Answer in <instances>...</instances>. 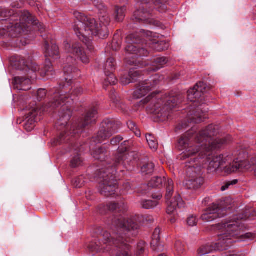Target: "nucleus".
Masks as SVG:
<instances>
[{
	"instance_id": "obj_1",
	"label": "nucleus",
	"mask_w": 256,
	"mask_h": 256,
	"mask_svg": "<svg viewBox=\"0 0 256 256\" xmlns=\"http://www.w3.org/2000/svg\"><path fill=\"white\" fill-rule=\"evenodd\" d=\"M142 216L134 215L128 218L122 216H113L108 222L110 228L114 231L112 236L106 231L98 228L96 232L98 234L99 240L91 242L88 246L90 250L93 252H100L110 250L112 245L120 249L115 256H133L130 253L131 242L130 236L135 234L132 232L137 230L140 224L144 222Z\"/></svg>"
},
{
	"instance_id": "obj_2",
	"label": "nucleus",
	"mask_w": 256,
	"mask_h": 256,
	"mask_svg": "<svg viewBox=\"0 0 256 256\" xmlns=\"http://www.w3.org/2000/svg\"><path fill=\"white\" fill-rule=\"evenodd\" d=\"M218 133V126L212 124L197 134L193 130L187 132L178 141L181 150H184L180 158L185 160L197 154L202 158L206 156V151L220 148L231 140L230 136L214 139Z\"/></svg>"
},
{
	"instance_id": "obj_3",
	"label": "nucleus",
	"mask_w": 256,
	"mask_h": 256,
	"mask_svg": "<svg viewBox=\"0 0 256 256\" xmlns=\"http://www.w3.org/2000/svg\"><path fill=\"white\" fill-rule=\"evenodd\" d=\"M93 5L99 10L98 22L79 12H75L76 18L74 30L79 39L87 46L90 50L94 48L91 44L90 38L92 36H97L104 38L108 34V26L110 19L106 8L102 0H91Z\"/></svg>"
},
{
	"instance_id": "obj_4",
	"label": "nucleus",
	"mask_w": 256,
	"mask_h": 256,
	"mask_svg": "<svg viewBox=\"0 0 256 256\" xmlns=\"http://www.w3.org/2000/svg\"><path fill=\"white\" fill-rule=\"evenodd\" d=\"M246 228L241 220H232L224 224H218L214 226V230L220 233L218 242L214 244H207L198 250L199 256L208 254L213 250H226L232 244V238H239L242 240L253 239L254 234L251 232L243 234Z\"/></svg>"
},
{
	"instance_id": "obj_5",
	"label": "nucleus",
	"mask_w": 256,
	"mask_h": 256,
	"mask_svg": "<svg viewBox=\"0 0 256 256\" xmlns=\"http://www.w3.org/2000/svg\"><path fill=\"white\" fill-rule=\"evenodd\" d=\"M209 168L223 176L246 171L253 172L256 177V156L248 160H238L232 154L214 156L210 162Z\"/></svg>"
},
{
	"instance_id": "obj_6",
	"label": "nucleus",
	"mask_w": 256,
	"mask_h": 256,
	"mask_svg": "<svg viewBox=\"0 0 256 256\" xmlns=\"http://www.w3.org/2000/svg\"><path fill=\"white\" fill-rule=\"evenodd\" d=\"M11 20L12 22L7 26V32L12 37H17L20 34L28 32V24L32 25L34 28L40 33L45 30L44 26L28 11L17 12L12 16Z\"/></svg>"
},
{
	"instance_id": "obj_7",
	"label": "nucleus",
	"mask_w": 256,
	"mask_h": 256,
	"mask_svg": "<svg viewBox=\"0 0 256 256\" xmlns=\"http://www.w3.org/2000/svg\"><path fill=\"white\" fill-rule=\"evenodd\" d=\"M150 100H152V102L148 108V110L150 112L156 114H160L161 116H166L168 112L181 102V100L177 96L169 98L164 104L162 100L152 98L151 96H149L145 99L142 100L140 102L144 104L148 103Z\"/></svg>"
},
{
	"instance_id": "obj_8",
	"label": "nucleus",
	"mask_w": 256,
	"mask_h": 256,
	"mask_svg": "<svg viewBox=\"0 0 256 256\" xmlns=\"http://www.w3.org/2000/svg\"><path fill=\"white\" fill-rule=\"evenodd\" d=\"M114 168L110 166L96 172V177L100 180V192L106 196L114 194L117 188L116 182L114 177Z\"/></svg>"
},
{
	"instance_id": "obj_9",
	"label": "nucleus",
	"mask_w": 256,
	"mask_h": 256,
	"mask_svg": "<svg viewBox=\"0 0 256 256\" xmlns=\"http://www.w3.org/2000/svg\"><path fill=\"white\" fill-rule=\"evenodd\" d=\"M197 158H190L186 162V183L189 189H197L204 184V178L202 176L201 167L196 162Z\"/></svg>"
},
{
	"instance_id": "obj_10",
	"label": "nucleus",
	"mask_w": 256,
	"mask_h": 256,
	"mask_svg": "<svg viewBox=\"0 0 256 256\" xmlns=\"http://www.w3.org/2000/svg\"><path fill=\"white\" fill-rule=\"evenodd\" d=\"M232 200L227 198L223 202H216L210 205L201 216V219L206 222H212L218 218L224 216L226 214V210L230 209Z\"/></svg>"
},
{
	"instance_id": "obj_11",
	"label": "nucleus",
	"mask_w": 256,
	"mask_h": 256,
	"mask_svg": "<svg viewBox=\"0 0 256 256\" xmlns=\"http://www.w3.org/2000/svg\"><path fill=\"white\" fill-rule=\"evenodd\" d=\"M82 92V88L78 85L72 87L68 94H67V90H61L58 93L54 94L52 101L48 104L47 107L54 109L58 108L60 106H64L66 105L65 101L68 100L66 102H69L70 99L73 100L75 98L81 94Z\"/></svg>"
},
{
	"instance_id": "obj_12",
	"label": "nucleus",
	"mask_w": 256,
	"mask_h": 256,
	"mask_svg": "<svg viewBox=\"0 0 256 256\" xmlns=\"http://www.w3.org/2000/svg\"><path fill=\"white\" fill-rule=\"evenodd\" d=\"M166 199L167 204L166 212L168 214H174L178 208L184 207V204L180 195L176 194L174 197V182L172 179L168 178L166 182Z\"/></svg>"
},
{
	"instance_id": "obj_13",
	"label": "nucleus",
	"mask_w": 256,
	"mask_h": 256,
	"mask_svg": "<svg viewBox=\"0 0 256 256\" xmlns=\"http://www.w3.org/2000/svg\"><path fill=\"white\" fill-rule=\"evenodd\" d=\"M141 41L137 34H132L126 38L128 44L126 47L125 50L127 54H134L135 56H147L148 51L144 48H140L138 44Z\"/></svg>"
},
{
	"instance_id": "obj_14",
	"label": "nucleus",
	"mask_w": 256,
	"mask_h": 256,
	"mask_svg": "<svg viewBox=\"0 0 256 256\" xmlns=\"http://www.w3.org/2000/svg\"><path fill=\"white\" fill-rule=\"evenodd\" d=\"M118 124L112 120L107 119L102 122V126L98 132L96 141L101 143L102 141L110 138L113 134L116 132L118 129Z\"/></svg>"
},
{
	"instance_id": "obj_15",
	"label": "nucleus",
	"mask_w": 256,
	"mask_h": 256,
	"mask_svg": "<svg viewBox=\"0 0 256 256\" xmlns=\"http://www.w3.org/2000/svg\"><path fill=\"white\" fill-rule=\"evenodd\" d=\"M154 15H156L155 10L150 8L148 10L147 6H146V7H142L136 11L133 16L138 22L158 26V21L152 18Z\"/></svg>"
},
{
	"instance_id": "obj_16",
	"label": "nucleus",
	"mask_w": 256,
	"mask_h": 256,
	"mask_svg": "<svg viewBox=\"0 0 256 256\" xmlns=\"http://www.w3.org/2000/svg\"><path fill=\"white\" fill-rule=\"evenodd\" d=\"M161 77L156 74L150 80H146L140 82L136 87V90L134 92V97L135 98H140L144 96L153 88L158 84Z\"/></svg>"
},
{
	"instance_id": "obj_17",
	"label": "nucleus",
	"mask_w": 256,
	"mask_h": 256,
	"mask_svg": "<svg viewBox=\"0 0 256 256\" xmlns=\"http://www.w3.org/2000/svg\"><path fill=\"white\" fill-rule=\"evenodd\" d=\"M64 45L68 52L72 53L79 58L83 63L89 62V58L80 44L76 43L71 46V44L68 41H64Z\"/></svg>"
},
{
	"instance_id": "obj_18",
	"label": "nucleus",
	"mask_w": 256,
	"mask_h": 256,
	"mask_svg": "<svg viewBox=\"0 0 256 256\" xmlns=\"http://www.w3.org/2000/svg\"><path fill=\"white\" fill-rule=\"evenodd\" d=\"M206 91V84L203 82L197 83L192 88L188 91V99L193 102L198 101L202 97V94Z\"/></svg>"
},
{
	"instance_id": "obj_19",
	"label": "nucleus",
	"mask_w": 256,
	"mask_h": 256,
	"mask_svg": "<svg viewBox=\"0 0 256 256\" xmlns=\"http://www.w3.org/2000/svg\"><path fill=\"white\" fill-rule=\"evenodd\" d=\"M38 114V112L37 108H32L28 113L27 117L26 118L24 124V128L28 132L31 131L34 127Z\"/></svg>"
},
{
	"instance_id": "obj_20",
	"label": "nucleus",
	"mask_w": 256,
	"mask_h": 256,
	"mask_svg": "<svg viewBox=\"0 0 256 256\" xmlns=\"http://www.w3.org/2000/svg\"><path fill=\"white\" fill-rule=\"evenodd\" d=\"M13 84L14 88L18 90H28L30 89V80L24 77L14 78Z\"/></svg>"
},
{
	"instance_id": "obj_21",
	"label": "nucleus",
	"mask_w": 256,
	"mask_h": 256,
	"mask_svg": "<svg viewBox=\"0 0 256 256\" xmlns=\"http://www.w3.org/2000/svg\"><path fill=\"white\" fill-rule=\"evenodd\" d=\"M78 71L76 68H74L71 65L66 66L64 69V74L65 75L66 83L64 84H60V88L64 89L67 86L70 85V82H72V78H73L74 74Z\"/></svg>"
},
{
	"instance_id": "obj_22",
	"label": "nucleus",
	"mask_w": 256,
	"mask_h": 256,
	"mask_svg": "<svg viewBox=\"0 0 256 256\" xmlns=\"http://www.w3.org/2000/svg\"><path fill=\"white\" fill-rule=\"evenodd\" d=\"M129 141H124L118 148L119 153L116 157V164H120L121 162L124 160L127 157V154L125 152H126L129 148Z\"/></svg>"
},
{
	"instance_id": "obj_23",
	"label": "nucleus",
	"mask_w": 256,
	"mask_h": 256,
	"mask_svg": "<svg viewBox=\"0 0 256 256\" xmlns=\"http://www.w3.org/2000/svg\"><path fill=\"white\" fill-rule=\"evenodd\" d=\"M160 230L156 228L153 233L151 247L154 251L160 252L163 250V246L160 244Z\"/></svg>"
},
{
	"instance_id": "obj_24",
	"label": "nucleus",
	"mask_w": 256,
	"mask_h": 256,
	"mask_svg": "<svg viewBox=\"0 0 256 256\" xmlns=\"http://www.w3.org/2000/svg\"><path fill=\"white\" fill-rule=\"evenodd\" d=\"M96 114L97 110L96 108L90 110L86 113L81 126L84 128L94 123L96 120Z\"/></svg>"
},
{
	"instance_id": "obj_25",
	"label": "nucleus",
	"mask_w": 256,
	"mask_h": 256,
	"mask_svg": "<svg viewBox=\"0 0 256 256\" xmlns=\"http://www.w3.org/2000/svg\"><path fill=\"white\" fill-rule=\"evenodd\" d=\"M107 208L111 211L124 212L128 210L127 205L122 200L110 202L107 204Z\"/></svg>"
},
{
	"instance_id": "obj_26",
	"label": "nucleus",
	"mask_w": 256,
	"mask_h": 256,
	"mask_svg": "<svg viewBox=\"0 0 256 256\" xmlns=\"http://www.w3.org/2000/svg\"><path fill=\"white\" fill-rule=\"evenodd\" d=\"M45 55L46 57L58 56L59 51L58 48L56 44L50 42L49 44L46 42L44 44Z\"/></svg>"
},
{
	"instance_id": "obj_27",
	"label": "nucleus",
	"mask_w": 256,
	"mask_h": 256,
	"mask_svg": "<svg viewBox=\"0 0 256 256\" xmlns=\"http://www.w3.org/2000/svg\"><path fill=\"white\" fill-rule=\"evenodd\" d=\"M138 2L147 4L152 2L156 6V8L160 12H165L168 8L166 0H137Z\"/></svg>"
},
{
	"instance_id": "obj_28",
	"label": "nucleus",
	"mask_w": 256,
	"mask_h": 256,
	"mask_svg": "<svg viewBox=\"0 0 256 256\" xmlns=\"http://www.w3.org/2000/svg\"><path fill=\"white\" fill-rule=\"evenodd\" d=\"M149 46L157 52H161L166 50L169 47V44L166 40L156 41L154 40L149 44Z\"/></svg>"
},
{
	"instance_id": "obj_29",
	"label": "nucleus",
	"mask_w": 256,
	"mask_h": 256,
	"mask_svg": "<svg viewBox=\"0 0 256 256\" xmlns=\"http://www.w3.org/2000/svg\"><path fill=\"white\" fill-rule=\"evenodd\" d=\"M168 62L167 59L164 57L156 58H154L152 66L148 68L151 71L158 70L162 68Z\"/></svg>"
},
{
	"instance_id": "obj_30",
	"label": "nucleus",
	"mask_w": 256,
	"mask_h": 256,
	"mask_svg": "<svg viewBox=\"0 0 256 256\" xmlns=\"http://www.w3.org/2000/svg\"><path fill=\"white\" fill-rule=\"evenodd\" d=\"M206 110L202 111V108H198L196 112L194 114V116L192 118H190V119L191 120V122L194 123H199L202 121V118L204 119L206 118L207 116H206Z\"/></svg>"
},
{
	"instance_id": "obj_31",
	"label": "nucleus",
	"mask_w": 256,
	"mask_h": 256,
	"mask_svg": "<svg viewBox=\"0 0 256 256\" xmlns=\"http://www.w3.org/2000/svg\"><path fill=\"white\" fill-rule=\"evenodd\" d=\"M40 74L43 76H50L53 75L54 72L52 66L51 62L49 60L46 59L44 66L43 68L41 70Z\"/></svg>"
},
{
	"instance_id": "obj_32",
	"label": "nucleus",
	"mask_w": 256,
	"mask_h": 256,
	"mask_svg": "<svg viewBox=\"0 0 256 256\" xmlns=\"http://www.w3.org/2000/svg\"><path fill=\"white\" fill-rule=\"evenodd\" d=\"M39 70V66L35 63L32 62L28 64H26V71L28 72V76L30 77V79H34L36 78V74L34 73Z\"/></svg>"
},
{
	"instance_id": "obj_33",
	"label": "nucleus",
	"mask_w": 256,
	"mask_h": 256,
	"mask_svg": "<svg viewBox=\"0 0 256 256\" xmlns=\"http://www.w3.org/2000/svg\"><path fill=\"white\" fill-rule=\"evenodd\" d=\"M146 252V245L144 241L139 242L133 256H143Z\"/></svg>"
},
{
	"instance_id": "obj_34",
	"label": "nucleus",
	"mask_w": 256,
	"mask_h": 256,
	"mask_svg": "<svg viewBox=\"0 0 256 256\" xmlns=\"http://www.w3.org/2000/svg\"><path fill=\"white\" fill-rule=\"evenodd\" d=\"M116 62L115 60L112 58L108 59L104 64V73L107 74L108 73L113 72L115 70Z\"/></svg>"
},
{
	"instance_id": "obj_35",
	"label": "nucleus",
	"mask_w": 256,
	"mask_h": 256,
	"mask_svg": "<svg viewBox=\"0 0 256 256\" xmlns=\"http://www.w3.org/2000/svg\"><path fill=\"white\" fill-rule=\"evenodd\" d=\"M154 168V164L151 161H148L143 164L141 168V171L144 174H149L153 172Z\"/></svg>"
},
{
	"instance_id": "obj_36",
	"label": "nucleus",
	"mask_w": 256,
	"mask_h": 256,
	"mask_svg": "<svg viewBox=\"0 0 256 256\" xmlns=\"http://www.w3.org/2000/svg\"><path fill=\"white\" fill-rule=\"evenodd\" d=\"M12 64L16 69L26 71V64L25 60L21 56H18Z\"/></svg>"
},
{
	"instance_id": "obj_37",
	"label": "nucleus",
	"mask_w": 256,
	"mask_h": 256,
	"mask_svg": "<svg viewBox=\"0 0 256 256\" xmlns=\"http://www.w3.org/2000/svg\"><path fill=\"white\" fill-rule=\"evenodd\" d=\"M146 137L150 148L156 151L158 148V142L156 138L151 134H146Z\"/></svg>"
},
{
	"instance_id": "obj_38",
	"label": "nucleus",
	"mask_w": 256,
	"mask_h": 256,
	"mask_svg": "<svg viewBox=\"0 0 256 256\" xmlns=\"http://www.w3.org/2000/svg\"><path fill=\"white\" fill-rule=\"evenodd\" d=\"M164 181L166 182V178L164 176L163 178L160 176H155L150 180L148 185L152 188H159L162 186Z\"/></svg>"
},
{
	"instance_id": "obj_39",
	"label": "nucleus",
	"mask_w": 256,
	"mask_h": 256,
	"mask_svg": "<svg viewBox=\"0 0 256 256\" xmlns=\"http://www.w3.org/2000/svg\"><path fill=\"white\" fill-rule=\"evenodd\" d=\"M126 8L116 6L115 8V19L118 22L122 21L125 16Z\"/></svg>"
},
{
	"instance_id": "obj_40",
	"label": "nucleus",
	"mask_w": 256,
	"mask_h": 256,
	"mask_svg": "<svg viewBox=\"0 0 256 256\" xmlns=\"http://www.w3.org/2000/svg\"><path fill=\"white\" fill-rule=\"evenodd\" d=\"M94 157L100 161H102L105 160L106 156V150L102 148L96 149L93 152Z\"/></svg>"
},
{
	"instance_id": "obj_41",
	"label": "nucleus",
	"mask_w": 256,
	"mask_h": 256,
	"mask_svg": "<svg viewBox=\"0 0 256 256\" xmlns=\"http://www.w3.org/2000/svg\"><path fill=\"white\" fill-rule=\"evenodd\" d=\"M66 114L60 118V121L58 122V124L60 126H63L64 128L67 125L68 122L69 121L70 118L71 112L70 109H68L66 106Z\"/></svg>"
},
{
	"instance_id": "obj_42",
	"label": "nucleus",
	"mask_w": 256,
	"mask_h": 256,
	"mask_svg": "<svg viewBox=\"0 0 256 256\" xmlns=\"http://www.w3.org/2000/svg\"><path fill=\"white\" fill-rule=\"evenodd\" d=\"M140 203L142 208L145 209L152 208L158 204L156 200H142Z\"/></svg>"
},
{
	"instance_id": "obj_43",
	"label": "nucleus",
	"mask_w": 256,
	"mask_h": 256,
	"mask_svg": "<svg viewBox=\"0 0 256 256\" xmlns=\"http://www.w3.org/2000/svg\"><path fill=\"white\" fill-rule=\"evenodd\" d=\"M174 250L178 256H181L185 251L184 244L180 240L176 241L174 244Z\"/></svg>"
},
{
	"instance_id": "obj_44",
	"label": "nucleus",
	"mask_w": 256,
	"mask_h": 256,
	"mask_svg": "<svg viewBox=\"0 0 256 256\" xmlns=\"http://www.w3.org/2000/svg\"><path fill=\"white\" fill-rule=\"evenodd\" d=\"M122 40L118 36H114L112 42V48L115 51L118 50L121 46Z\"/></svg>"
},
{
	"instance_id": "obj_45",
	"label": "nucleus",
	"mask_w": 256,
	"mask_h": 256,
	"mask_svg": "<svg viewBox=\"0 0 256 256\" xmlns=\"http://www.w3.org/2000/svg\"><path fill=\"white\" fill-rule=\"evenodd\" d=\"M86 178L84 176L76 178L73 181V184L76 188H81L84 185Z\"/></svg>"
},
{
	"instance_id": "obj_46",
	"label": "nucleus",
	"mask_w": 256,
	"mask_h": 256,
	"mask_svg": "<svg viewBox=\"0 0 256 256\" xmlns=\"http://www.w3.org/2000/svg\"><path fill=\"white\" fill-rule=\"evenodd\" d=\"M106 76V78L104 82L105 85L108 84L113 85L116 84L118 80L114 75L113 72L107 74Z\"/></svg>"
},
{
	"instance_id": "obj_47",
	"label": "nucleus",
	"mask_w": 256,
	"mask_h": 256,
	"mask_svg": "<svg viewBox=\"0 0 256 256\" xmlns=\"http://www.w3.org/2000/svg\"><path fill=\"white\" fill-rule=\"evenodd\" d=\"M68 136V134H64V132H62L58 138L54 141L55 144H60L64 142H66L69 140Z\"/></svg>"
},
{
	"instance_id": "obj_48",
	"label": "nucleus",
	"mask_w": 256,
	"mask_h": 256,
	"mask_svg": "<svg viewBox=\"0 0 256 256\" xmlns=\"http://www.w3.org/2000/svg\"><path fill=\"white\" fill-rule=\"evenodd\" d=\"M82 163V160L79 155L74 156L71 160L70 166L72 168L80 166Z\"/></svg>"
},
{
	"instance_id": "obj_49",
	"label": "nucleus",
	"mask_w": 256,
	"mask_h": 256,
	"mask_svg": "<svg viewBox=\"0 0 256 256\" xmlns=\"http://www.w3.org/2000/svg\"><path fill=\"white\" fill-rule=\"evenodd\" d=\"M140 76V73L139 70L132 69L129 72V76L131 80H132V82L136 80Z\"/></svg>"
},
{
	"instance_id": "obj_50",
	"label": "nucleus",
	"mask_w": 256,
	"mask_h": 256,
	"mask_svg": "<svg viewBox=\"0 0 256 256\" xmlns=\"http://www.w3.org/2000/svg\"><path fill=\"white\" fill-rule=\"evenodd\" d=\"M238 182L237 180H234L232 181H228L224 183V184L222 186L220 190L222 191H224L230 188V186H232L236 184Z\"/></svg>"
},
{
	"instance_id": "obj_51",
	"label": "nucleus",
	"mask_w": 256,
	"mask_h": 256,
	"mask_svg": "<svg viewBox=\"0 0 256 256\" xmlns=\"http://www.w3.org/2000/svg\"><path fill=\"white\" fill-rule=\"evenodd\" d=\"M198 219L196 216L192 215L187 220L188 224L190 226H194L197 224Z\"/></svg>"
},
{
	"instance_id": "obj_52",
	"label": "nucleus",
	"mask_w": 256,
	"mask_h": 256,
	"mask_svg": "<svg viewBox=\"0 0 256 256\" xmlns=\"http://www.w3.org/2000/svg\"><path fill=\"white\" fill-rule=\"evenodd\" d=\"M120 82L123 85H126L130 82H132V80H131L129 76V74L128 75H124L120 78Z\"/></svg>"
},
{
	"instance_id": "obj_53",
	"label": "nucleus",
	"mask_w": 256,
	"mask_h": 256,
	"mask_svg": "<svg viewBox=\"0 0 256 256\" xmlns=\"http://www.w3.org/2000/svg\"><path fill=\"white\" fill-rule=\"evenodd\" d=\"M46 91L45 89L40 88L37 92V98L39 101L43 100L46 96Z\"/></svg>"
},
{
	"instance_id": "obj_54",
	"label": "nucleus",
	"mask_w": 256,
	"mask_h": 256,
	"mask_svg": "<svg viewBox=\"0 0 256 256\" xmlns=\"http://www.w3.org/2000/svg\"><path fill=\"white\" fill-rule=\"evenodd\" d=\"M123 140V138L120 136H118L114 138L110 141V143L112 145L116 146L122 140Z\"/></svg>"
},
{
	"instance_id": "obj_55",
	"label": "nucleus",
	"mask_w": 256,
	"mask_h": 256,
	"mask_svg": "<svg viewBox=\"0 0 256 256\" xmlns=\"http://www.w3.org/2000/svg\"><path fill=\"white\" fill-rule=\"evenodd\" d=\"M13 12L11 11H8L6 9L2 10L0 11V16L4 18H7L10 16H12Z\"/></svg>"
},
{
	"instance_id": "obj_56",
	"label": "nucleus",
	"mask_w": 256,
	"mask_h": 256,
	"mask_svg": "<svg viewBox=\"0 0 256 256\" xmlns=\"http://www.w3.org/2000/svg\"><path fill=\"white\" fill-rule=\"evenodd\" d=\"M128 126L132 131H134L135 130H136V124L132 121H130L128 122Z\"/></svg>"
},
{
	"instance_id": "obj_57",
	"label": "nucleus",
	"mask_w": 256,
	"mask_h": 256,
	"mask_svg": "<svg viewBox=\"0 0 256 256\" xmlns=\"http://www.w3.org/2000/svg\"><path fill=\"white\" fill-rule=\"evenodd\" d=\"M128 62L130 65H135V66H137L138 67L143 66V64L140 61H138L137 62L136 61L134 62V60L132 61V60H130L128 61Z\"/></svg>"
},
{
	"instance_id": "obj_58",
	"label": "nucleus",
	"mask_w": 256,
	"mask_h": 256,
	"mask_svg": "<svg viewBox=\"0 0 256 256\" xmlns=\"http://www.w3.org/2000/svg\"><path fill=\"white\" fill-rule=\"evenodd\" d=\"M111 98L112 100L114 102L116 103L118 102V99L116 98V96H115V94H114V96H111Z\"/></svg>"
},
{
	"instance_id": "obj_59",
	"label": "nucleus",
	"mask_w": 256,
	"mask_h": 256,
	"mask_svg": "<svg viewBox=\"0 0 256 256\" xmlns=\"http://www.w3.org/2000/svg\"><path fill=\"white\" fill-rule=\"evenodd\" d=\"M134 132L135 134L138 136L140 137V132L139 130L138 129L136 128V130H135L134 131H133Z\"/></svg>"
},
{
	"instance_id": "obj_60",
	"label": "nucleus",
	"mask_w": 256,
	"mask_h": 256,
	"mask_svg": "<svg viewBox=\"0 0 256 256\" xmlns=\"http://www.w3.org/2000/svg\"><path fill=\"white\" fill-rule=\"evenodd\" d=\"M188 124H182L181 125L178 126V128L179 129L184 128H186Z\"/></svg>"
},
{
	"instance_id": "obj_61",
	"label": "nucleus",
	"mask_w": 256,
	"mask_h": 256,
	"mask_svg": "<svg viewBox=\"0 0 256 256\" xmlns=\"http://www.w3.org/2000/svg\"><path fill=\"white\" fill-rule=\"evenodd\" d=\"M153 198L156 199V200H160L162 198V196L161 194H158V195H153L152 196Z\"/></svg>"
},
{
	"instance_id": "obj_62",
	"label": "nucleus",
	"mask_w": 256,
	"mask_h": 256,
	"mask_svg": "<svg viewBox=\"0 0 256 256\" xmlns=\"http://www.w3.org/2000/svg\"><path fill=\"white\" fill-rule=\"evenodd\" d=\"M125 188L126 190H129L130 188V184L128 182L125 184Z\"/></svg>"
},
{
	"instance_id": "obj_63",
	"label": "nucleus",
	"mask_w": 256,
	"mask_h": 256,
	"mask_svg": "<svg viewBox=\"0 0 256 256\" xmlns=\"http://www.w3.org/2000/svg\"><path fill=\"white\" fill-rule=\"evenodd\" d=\"M248 216H240L239 218H240L241 220H242V219H246L247 218H248Z\"/></svg>"
},
{
	"instance_id": "obj_64",
	"label": "nucleus",
	"mask_w": 256,
	"mask_h": 256,
	"mask_svg": "<svg viewBox=\"0 0 256 256\" xmlns=\"http://www.w3.org/2000/svg\"><path fill=\"white\" fill-rule=\"evenodd\" d=\"M176 220V219H175L174 218H171V219H170V222H171L172 223H174V222H175Z\"/></svg>"
}]
</instances>
